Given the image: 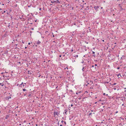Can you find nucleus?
<instances>
[{"label": "nucleus", "instance_id": "nucleus-48", "mask_svg": "<svg viewBox=\"0 0 126 126\" xmlns=\"http://www.w3.org/2000/svg\"><path fill=\"white\" fill-rule=\"evenodd\" d=\"M124 105V104H123L122 105V106H123Z\"/></svg>", "mask_w": 126, "mask_h": 126}, {"label": "nucleus", "instance_id": "nucleus-3", "mask_svg": "<svg viewBox=\"0 0 126 126\" xmlns=\"http://www.w3.org/2000/svg\"><path fill=\"white\" fill-rule=\"evenodd\" d=\"M23 83V82H22V83L20 84H17V86H19L20 87H21V86H22V84Z\"/></svg>", "mask_w": 126, "mask_h": 126}, {"label": "nucleus", "instance_id": "nucleus-8", "mask_svg": "<svg viewBox=\"0 0 126 126\" xmlns=\"http://www.w3.org/2000/svg\"><path fill=\"white\" fill-rule=\"evenodd\" d=\"M9 116L8 115H6V117H5V119H7L9 117Z\"/></svg>", "mask_w": 126, "mask_h": 126}, {"label": "nucleus", "instance_id": "nucleus-42", "mask_svg": "<svg viewBox=\"0 0 126 126\" xmlns=\"http://www.w3.org/2000/svg\"><path fill=\"white\" fill-rule=\"evenodd\" d=\"M64 121H63V120H62V121H61V122L62 123H63V122Z\"/></svg>", "mask_w": 126, "mask_h": 126}, {"label": "nucleus", "instance_id": "nucleus-20", "mask_svg": "<svg viewBox=\"0 0 126 126\" xmlns=\"http://www.w3.org/2000/svg\"><path fill=\"white\" fill-rule=\"evenodd\" d=\"M85 93H88V92H87V91H85Z\"/></svg>", "mask_w": 126, "mask_h": 126}, {"label": "nucleus", "instance_id": "nucleus-54", "mask_svg": "<svg viewBox=\"0 0 126 126\" xmlns=\"http://www.w3.org/2000/svg\"><path fill=\"white\" fill-rule=\"evenodd\" d=\"M7 53V52H5V54H6V53Z\"/></svg>", "mask_w": 126, "mask_h": 126}, {"label": "nucleus", "instance_id": "nucleus-10", "mask_svg": "<svg viewBox=\"0 0 126 126\" xmlns=\"http://www.w3.org/2000/svg\"><path fill=\"white\" fill-rule=\"evenodd\" d=\"M11 97L10 96H8L7 97V99H9V98H11Z\"/></svg>", "mask_w": 126, "mask_h": 126}, {"label": "nucleus", "instance_id": "nucleus-19", "mask_svg": "<svg viewBox=\"0 0 126 126\" xmlns=\"http://www.w3.org/2000/svg\"><path fill=\"white\" fill-rule=\"evenodd\" d=\"M109 83V82H105V83Z\"/></svg>", "mask_w": 126, "mask_h": 126}, {"label": "nucleus", "instance_id": "nucleus-59", "mask_svg": "<svg viewBox=\"0 0 126 126\" xmlns=\"http://www.w3.org/2000/svg\"><path fill=\"white\" fill-rule=\"evenodd\" d=\"M88 71V70L87 69V70L86 71Z\"/></svg>", "mask_w": 126, "mask_h": 126}, {"label": "nucleus", "instance_id": "nucleus-37", "mask_svg": "<svg viewBox=\"0 0 126 126\" xmlns=\"http://www.w3.org/2000/svg\"><path fill=\"white\" fill-rule=\"evenodd\" d=\"M41 9H41V8H39V10H41Z\"/></svg>", "mask_w": 126, "mask_h": 126}, {"label": "nucleus", "instance_id": "nucleus-39", "mask_svg": "<svg viewBox=\"0 0 126 126\" xmlns=\"http://www.w3.org/2000/svg\"><path fill=\"white\" fill-rule=\"evenodd\" d=\"M76 94H78V92H76Z\"/></svg>", "mask_w": 126, "mask_h": 126}, {"label": "nucleus", "instance_id": "nucleus-14", "mask_svg": "<svg viewBox=\"0 0 126 126\" xmlns=\"http://www.w3.org/2000/svg\"><path fill=\"white\" fill-rule=\"evenodd\" d=\"M23 91H26V89H23Z\"/></svg>", "mask_w": 126, "mask_h": 126}, {"label": "nucleus", "instance_id": "nucleus-49", "mask_svg": "<svg viewBox=\"0 0 126 126\" xmlns=\"http://www.w3.org/2000/svg\"><path fill=\"white\" fill-rule=\"evenodd\" d=\"M58 86H57L56 87V88H58Z\"/></svg>", "mask_w": 126, "mask_h": 126}, {"label": "nucleus", "instance_id": "nucleus-56", "mask_svg": "<svg viewBox=\"0 0 126 126\" xmlns=\"http://www.w3.org/2000/svg\"><path fill=\"white\" fill-rule=\"evenodd\" d=\"M3 73H1V74H3Z\"/></svg>", "mask_w": 126, "mask_h": 126}, {"label": "nucleus", "instance_id": "nucleus-6", "mask_svg": "<svg viewBox=\"0 0 126 126\" xmlns=\"http://www.w3.org/2000/svg\"><path fill=\"white\" fill-rule=\"evenodd\" d=\"M67 110L66 109H65L64 110V112L66 114H66V112H67Z\"/></svg>", "mask_w": 126, "mask_h": 126}, {"label": "nucleus", "instance_id": "nucleus-53", "mask_svg": "<svg viewBox=\"0 0 126 126\" xmlns=\"http://www.w3.org/2000/svg\"><path fill=\"white\" fill-rule=\"evenodd\" d=\"M15 46H17V45L16 44V45H15Z\"/></svg>", "mask_w": 126, "mask_h": 126}, {"label": "nucleus", "instance_id": "nucleus-47", "mask_svg": "<svg viewBox=\"0 0 126 126\" xmlns=\"http://www.w3.org/2000/svg\"><path fill=\"white\" fill-rule=\"evenodd\" d=\"M2 10V9H1V8H0V10Z\"/></svg>", "mask_w": 126, "mask_h": 126}, {"label": "nucleus", "instance_id": "nucleus-61", "mask_svg": "<svg viewBox=\"0 0 126 126\" xmlns=\"http://www.w3.org/2000/svg\"><path fill=\"white\" fill-rule=\"evenodd\" d=\"M106 95L107 96H108V94H106Z\"/></svg>", "mask_w": 126, "mask_h": 126}, {"label": "nucleus", "instance_id": "nucleus-43", "mask_svg": "<svg viewBox=\"0 0 126 126\" xmlns=\"http://www.w3.org/2000/svg\"><path fill=\"white\" fill-rule=\"evenodd\" d=\"M102 101L101 100V99H100L99 100V101Z\"/></svg>", "mask_w": 126, "mask_h": 126}, {"label": "nucleus", "instance_id": "nucleus-34", "mask_svg": "<svg viewBox=\"0 0 126 126\" xmlns=\"http://www.w3.org/2000/svg\"><path fill=\"white\" fill-rule=\"evenodd\" d=\"M68 69V68L67 67H66V68H64V69Z\"/></svg>", "mask_w": 126, "mask_h": 126}, {"label": "nucleus", "instance_id": "nucleus-29", "mask_svg": "<svg viewBox=\"0 0 126 126\" xmlns=\"http://www.w3.org/2000/svg\"><path fill=\"white\" fill-rule=\"evenodd\" d=\"M34 30V29L33 28H32V30Z\"/></svg>", "mask_w": 126, "mask_h": 126}, {"label": "nucleus", "instance_id": "nucleus-28", "mask_svg": "<svg viewBox=\"0 0 126 126\" xmlns=\"http://www.w3.org/2000/svg\"><path fill=\"white\" fill-rule=\"evenodd\" d=\"M93 54H94L95 53V52H94V51H93Z\"/></svg>", "mask_w": 126, "mask_h": 126}, {"label": "nucleus", "instance_id": "nucleus-12", "mask_svg": "<svg viewBox=\"0 0 126 126\" xmlns=\"http://www.w3.org/2000/svg\"><path fill=\"white\" fill-rule=\"evenodd\" d=\"M84 68H85V67H83L82 69V71L84 72V71L85 70L84 69Z\"/></svg>", "mask_w": 126, "mask_h": 126}, {"label": "nucleus", "instance_id": "nucleus-18", "mask_svg": "<svg viewBox=\"0 0 126 126\" xmlns=\"http://www.w3.org/2000/svg\"><path fill=\"white\" fill-rule=\"evenodd\" d=\"M77 92H78V94L80 93L81 92V91H78Z\"/></svg>", "mask_w": 126, "mask_h": 126}, {"label": "nucleus", "instance_id": "nucleus-17", "mask_svg": "<svg viewBox=\"0 0 126 126\" xmlns=\"http://www.w3.org/2000/svg\"><path fill=\"white\" fill-rule=\"evenodd\" d=\"M117 84V83H113V84L112 85H116V84Z\"/></svg>", "mask_w": 126, "mask_h": 126}, {"label": "nucleus", "instance_id": "nucleus-50", "mask_svg": "<svg viewBox=\"0 0 126 126\" xmlns=\"http://www.w3.org/2000/svg\"><path fill=\"white\" fill-rule=\"evenodd\" d=\"M27 48V47H25V49L26 48Z\"/></svg>", "mask_w": 126, "mask_h": 126}, {"label": "nucleus", "instance_id": "nucleus-30", "mask_svg": "<svg viewBox=\"0 0 126 126\" xmlns=\"http://www.w3.org/2000/svg\"><path fill=\"white\" fill-rule=\"evenodd\" d=\"M93 56L95 57V55L94 54L93 55Z\"/></svg>", "mask_w": 126, "mask_h": 126}, {"label": "nucleus", "instance_id": "nucleus-31", "mask_svg": "<svg viewBox=\"0 0 126 126\" xmlns=\"http://www.w3.org/2000/svg\"><path fill=\"white\" fill-rule=\"evenodd\" d=\"M92 114V112H91L90 113H89V115H90L91 114Z\"/></svg>", "mask_w": 126, "mask_h": 126}, {"label": "nucleus", "instance_id": "nucleus-36", "mask_svg": "<svg viewBox=\"0 0 126 126\" xmlns=\"http://www.w3.org/2000/svg\"><path fill=\"white\" fill-rule=\"evenodd\" d=\"M97 65V64H95L94 66H96Z\"/></svg>", "mask_w": 126, "mask_h": 126}, {"label": "nucleus", "instance_id": "nucleus-2", "mask_svg": "<svg viewBox=\"0 0 126 126\" xmlns=\"http://www.w3.org/2000/svg\"><path fill=\"white\" fill-rule=\"evenodd\" d=\"M99 6H95L94 7V9L95 10H96L97 11V9L99 8Z\"/></svg>", "mask_w": 126, "mask_h": 126}, {"label": "nucleus", "instance_id": "nucleus-45", "mask_svg": "<svg viewBox=\"0 0 126 126\" xmlns=\"http://www.w3.org/2000/svg\"><path fill=\"white\" fill-rule=\"evenodd\" d=\"M61 57V55H60V56H59V57Z\"/></svg>", "mask_w": 126, "mask_h": 126}, {"label": "nucleus", "instance_id": "nucleus-32", "mask_svg": "<svg viewBox=\"0 0 126 126\" xmlns=\"http://www.w3.org/2000/svg\"><path fill=\"white\" fill-rule=\"evenodd\" d=\"M37 21V19L36 20H35V22H36Z\"/></svg>", "mask_w": 126, "mask_h": 126}, {"label": "nucleus", "instance_id": "nucleus-44", "mask_svg": "<svg viewBox=\"0 0 126 126\" xmlns=\"http://www.w3.org/2000/svg\"><path fill=\"white\" fill-rule=\"evenodd\" d=\"M73 106V105L72 104L71 105V107H72Z\"/></svg>", "mask_w": 126, "mask_h": 126}, {"label": "nucleus", "instance_id": "nucleus-64", "mask_svg": "<svg viewBox=\"0 0 126 126\" xmlns=\"http://www.w3.org/2000/svg\"><path fill=\"white\" fill-rule=\"evenodd\" d=\"M124 89H126V88H124Z\"/></svg>", "mask_w": 126, "mask_h": 126}, {"label": "nucleus", "instance_id": "nucleus-4", "mask_svg": "<svg viewBox=\"0 0 126 126\" xmlns=\"http://www.w3.org/2000/svg\"><path fill=\"white\" fill-rule=\"evenodd\" d=\"M41 43V42L39 41V40L37 42L36 44L37 45H39Z\"/></svg>", "mask_w": 126, "mask_h": 126}, {"label": "nucleus", "instance_id": "nucleus-7", "mask_svg": "<svg viewBox=\"0 0 126 126\" xmlns=\"http://www.w3.org/2000/svg\"><path fill=\"white\" fill-rule=\"evenodd\" d=\"M56 3H60V2L58 0H57L56 1Z\"/></svg>", "mask_w": 126, "mask_h": 126}, {"label": "nucleus", "instance_id": "nucleus-63", "mask_svg": "<svg viewBox=\"0 0 126 126\" xmlns=\"http://www.w3.org/2000/svg\"><path fill=\"white\" fill-rule=\"evenodd\" d=\"M19 125H21V124H19Z\"/></svg>", "mask_w": 126, "mask_h": 126}, {"label": "nucleus", "instance_id": "nucleus-57", "mask_svg": "<svg viewBox=\"0 0 126 126\" xmlns=\"http://www.w3.org/2000/svg\"><path fill=\"white\" fill-rule=\"evenodd\" d=\"M102 41H103V42H104V40H102Z\"/></svg>", "mask_w": 126, "mask_h": 126}, {"label": "nucleus", "instance_id": "nucleus-21", "mask_svg": "<svg viewBox=\"0 0 126 126\" xmlns=\"http://www.w3.org/2000/svg\"><path fill=\"white\" fill-rule=\"evenodd\" d=\"M94 67V65H93L91 67V68L92 67Z\"/></svg>", "mask_w": 126, "mask_h": 126}, {"label": "nucleus", "instance_id": "nucleus-24", "mask_svg": "<svg viewBox=\"0 0 126 126\" xmlns=\"http://www.w3.org/2000/svg\"><path fill=\"white\" fill-rule=\"evenodd\" d=\"M65 124H66V123L65 121H64L63 122Z\"/></svg>", "mask_w": 126, "mask_h": 126}, {"label": "nucleus", "instance_id": "nucleus-62", "mask_svg": "<svg viewBox=\"0 0 126 126\" xmlns=\"http://www.w3.org/2000/svg\"><path fill=\"white\" fill-rule=\"evenodd\" d=\"M125 92H126V90H125Z\"/></svg>", "mask_w": 126, "mask_h": 126}, {"label": "nucleus", "instance_id": "nucleus-5", "mask_svg": "<svg viewBox=\"0 0 126 126\" xmlns=\"http://www.w3.org/2000/svg\"><path fill=\"white\" fill-rule=\"evenodd\" d=\"M23 16H20L19 17V18L20 19H23V20L24 19V18L23 17Z\"/></svg>", "mask_w": 126, "mask_h": 126}, {"label": "nucleus", "instance_id": "nucleus-13", "mask_svg": "<svg viewBox=\"0 0 126 126\" xmlns=\"http://www.w3.org/2000/svg\"><path fill=\"white\" fill-rule=\"evenodd\" d=\"M31 94L30 93H29V94L28 96H31Z\"/></svg>", "mask_w": 126, "mask_h": 126}, {"label": "nucleus", "instance_id": "nucleus-15", "mask_svg": "<svg viewBox=\"0 0 126 126\" xmlns=\"http://www.w3.org/2000/svg\"><path fill=\"white\" fill-rule=\"evenodd\" d=\"M1 85V86H4V84H1V83H0V85Z\"/></svg>", "mask_w": 126, "mask_h": 126}, {"label": "nucleus", "instance_id": "nucleus-58", "mask_svg": "<svg viewBox=\"0 0 126 126\" xmlns=\"http://www.w3.org/2000/svg\"><path fill=\"white\" fill-rule=\"evenodd\" d=\"M53 37H54V35H53Z\"/></svg>", "mask_w": 126, "mask_h": 126}, {"label": "nucleus", "instance_id": "nucleus-22", "mask_svg": "<svg viewBox=\"0 0 126 126\" xmlns=\"http://www.w3.org/2000/svg\"><path fill=\"white\" fill-rule=\"evenodd\" d=\"M117 69H120V67H117Z\"/></svg>", "mask_w": 126, "mask_h": 126}, {"label": "nucleus", "instance_id": "nucleus-60", "mask_svg": "<svg viewBox=\"0 0 126 126\" xmlns=\"http://www.w3.org/2000/svg\"><path fill=\"white\" fill-rule=\"evenodd\" d=\"M37 125H38L37 124H36V126H37Z\"/></svg>", "mask_w": 126, "mask_h": 126}, {"label": "nucleus", "instance_id": "nucleus-38", "mask_svg": "<svg viewBox=\"0 0 126 126\" xmlns=\"http://www.w3.org/2000/svg\"><path fill=\"white\" fill-rule=\"evenodd\" d=\"M103 95H105V93H103Z\"/></svg>", "mask_w": 126, "mask_h": 126}, {"label": "nucleus", "instance_id": "nucleus-26", "mask_svg": "<svg viewBox=\"0 0 126 126\" xmlns=\"http://www.w3.org/2000/svg\"><path fill=\"white\" fill-rule=\"evenodd\" d=\"M26 122V120H24V121L23 122L24 123H25V122Z\"/></svg>", "mask_w": 126, "mask_h": 126}, {"label": "nucleus", "instance_id": "nucleus-51", "mask_svg": "<svg viewBox=\"0 0 126 126\" xmlns=\"http://www.w3.org/2000/svg\"><path fill=\"white\" fill-rule=\"evenodd\" d=\"M23 84H26V83H23Z\"/></svg>", "mask_w": 126, "mask_h": 126}, {"label": "nucleus", "instance_id": "nucleus-55", "mask_svg": "<svg viewBox=\"0 0 126 126\" xmlns=\"http://www.w3.org/2000/svg\"><path fill=\"white\" fill-rule=\"evenodd\" d=\"M101 9H102L103 8L102 7H101Z\"/></svg>", "mask_w": 126, "mask_h": 126}, {"label": "nucleus", "instance_id": "nucleus-52", "mask_svg": "<svg viewBox=\"0 0 126 126\" xmlns=\"http://www.w3.org/2000/svg\"><path fill=\"white\" fill-rule=\"evenodd\" d=\"M60 126H62V125H60Z\"/></svg>", "mask_w": 126, "mask_h": 126}, {"label": "nucleus", "instance_id": "nucleus-33", "mask_svg": "<svg viewBox=\"0 0 126 126\" xmlns=\"http://www.w3.org/2000/svg\"><path fill=\"white\" fill-rule=\"evenodd\" d=\"M6 12L5 11H4L2 13V14H3L4 13H5Z\"/></svg>", "mask_w": 126, "mask_h": 126}, {"label": "nucleus", "instance_id": "nucleus-46", "mask_svg": "<svg viewBox=\"0 0 126 126\" xmlns=\"http://www.w3.org/2000/svg\"><path fill=\"white\" fill-rule=\"evenodd\" d=\"M118 112V111H117L116 112H115V113H117Z\"/></svg>", "mask_w": 126, "mask_h": 126}, {"label": "nucleus", "instance_id": "nucleus-11", "mask_svg": "<svg viewBox=\"0 0 126 126\" xmlns=\"http://www.w3.org/2000/svg\"><path fill=\"white\" fill-rule=\"evenodd\" d=\"M24 84H22V86H21V87L24 88Z\"/></svg>", "mask_w": 126, "mask_h": 126}, {"label": "nucleus", "instance_id": "nucleus-1", "mask_svg": "<svg viewBox=\"0 0 126 126\" xmlns=\"http://www.w3.org/2000/svg\"><path fill=\"white\" fill-rule=\"evenodd\" d=\"M59 112H54V116L56 115H58L59 114Z\"/></svg>", "mask_w": 126, "mask_h": 126}, {"label": "nucleus", "instance_id": "nucleus-35", "mask_svg": "<svg viewBox=\"0 0 126 126\" xmlns=\"http://www.w3.org/2000/svg\"><path fill=\"white\" fill-rule=\"evenodd\" d=\"M31 5H29V6H28V7H31Z\"/></svg>", "mask_w": 126, "mask_h": 126}, {"label": "nucleus", "instance_id": "nucleus-25", "mask_svg": "<svg viewBox=\"0 0 126 126\" xmlns=\"http://www.w3.org/2000/svg\"><path fill=\"white\" fill-rule=\"evenodd\" d=\"M119 75H120V74H118L117 75V76L118 77Z\"/></svg>", "mask_w": 126, "mask_h": 126}, {"label": "nucleus", "instance_id": "nucleus-16", "mask_svg": "<svg viewBox=\"0 0 126 126\" xmlns=\"http://www.w3.org/2000/svg\"><path fill=\"white\" fill-rule=\"evenodd\" d=\"M74 57L76 58L78 57V55H76Z\"/></svg>", "mask_w": 126, "mask_h": 126}, {"label": "nucleus", "instance_id": "nucleus-27", "mask_svg": "<svg viewBox=\"0 0 126 126\" xmlns=\"http://www.w3.org/2000/svg\"><path fill=\"white\" fill-rule=\"evenodd\" d=\"M121 100L122 101H123L124 99H121Z\"/></svg>", "mask_w": 126, "mask_h": 126}, {"label": "nucleus", "instance_id": "nucleus-9", "mask_svg": "<svg viewBox=\"0 0 126 126\" xmlns=\"http://www.w3.org/2000/svg\"><path fill=\"white\" fill-rule=\"evenodd\" d=\"M51 2L53 3H56V1L52 0V1H51Z\"/></svg>", "mask_w": 126, "mask_h": 126}, {"label": "nucleus", "instance_id": "nucleus-40", "mask_svg": "<svg viewBox=\"0 0 126 126\" xmlns=\"http://www.w3.org/2000/svg\"><path fill=\"white\" fill-rule=\"evenodd\" d=\"M73 51V49H72V50H71V51L72 52Z\"/></svg>", "mask_w": 126, "mask_h": 126}, {"label": "nucleus", "instance_id": "nucleus-41", "mask_svg": "<svg viewBox=\"0 0 126 126\" xmlns=\"http://www.w3.org/2000/svg\"><path fill=\"white\" fill-rule=\"evenodd\" d=\"M30 43H28V44L29 45H30Z\"/></svg>", "mask_w": 126, "mask_h": 126}, {"label": "nucleus", "instance_id": "nucleus-23", "mask_svg": "<svg viewBox=\"0 0 126 126\" xmlns=\"http://www.w3.org/2000/svg\"><path fill=\"white\" fill-rule=\"evenodd\" d=\"M113 89H114V90H116V88H113Z\"/></svg>", "mask_w": 126, "mask_h": 126}]
</instances>
